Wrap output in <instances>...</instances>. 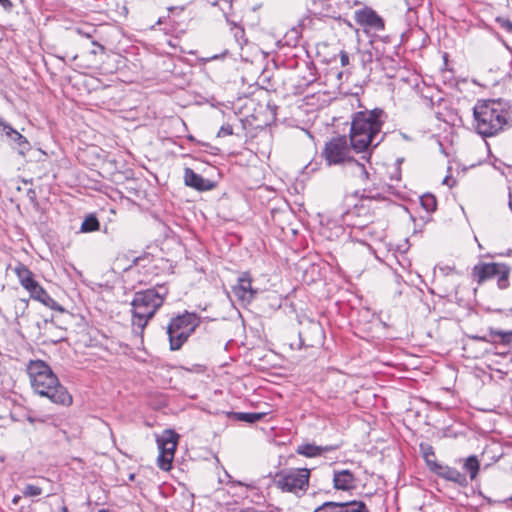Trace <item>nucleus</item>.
I'll return each instance as SVG.
<instances>
[{
  "mask_svg": "<svg viewBox=\"0 0 512 512\" xmlns=\"http://www.w3.org/2000/svg\"><path fill=\"white\" fill-rule=\"evenodd\" d=\"M31 387L41 397L48 398L52 403L70 406L72 395L64 387L51 367L42 360H32L27 366Z\"/></svg>",
  "mask_w": 512,
  "mask_h": 512,
  "instance_id": "1",
  "label": "nucleus"
},
{
  "mask_svg": "<svg viewBox=\"0 0 512 512\" xmlns=\"http://www.w3.org/2000/svg\"><path fill=\"white\" fill-rule=\"evenodd\" d=\"M512 106L503 99L478 100L473 107L475 131L483 137H491L508 125Z\"/></svg>",
  "mask_w": 512,
  "mask_h": 512,
  "instance_id": "2",
  "label": "nucleus"
},
{
  "mask_svg": "<svg viewBox=\"0 0 512 512\" xmlns=\"http://www.w3.org/2000/svg\"><path fill=\"white\" fill-rule=\"evenodd\" d=\"M383 115L384 111L378 108L355 113L350 130V142L355 151L362 152L371 145H379L383 139L379 135L384 123Z\"/></svg>",
  "mask_w": 512,
  "mask_h": 512,
  "instance_id": "3",
  "label": "nucleus"
},
{
  "mask_svg": "<svg viewBox=\"0 0 512 512\" xmlns=\"http://www.w3.org/2000/svg\"><path fill=\"white\" fill-rule=\"evenodd\" d=\"M168 293L169 289L165 284H156L152 288L134 294L131 301V322L136 333L143 334L149 321L163 305Z\"/></svg>",
  "mask_w": 512,
  "mask_h": 512,
  "instance_id": "4",
  "label": "nucleus"
},
{
  "mask_svg": "<svg viewBox=\"0 0 512 512\" xmlns=\"http://www.w3.org/2000/svg\"><path fill=\"white\" fill-rule=\"evenodd\" d=\"M200 325V317L196 313L185 311L171 318L166 333L171 351H178Z\"/></svg>",
  "mask_w": 512,
  "mask_h": 512,
  "instance_id": "5",
  "label": "nucleus"
},
{
  "mask_svg": "<svg viewBox=\"0 0 512 512\" xmlns=\"http://www.w3.org/2000/svg\"><path fill=\"white\" fill-rule=\"evenodd\" d=\"M310 470L307 468H291L277 472L274 476V485L285 493H292L297 497L303 496L309 487Z\"/></svg>",
  "mask_w": 512,
  "mask_h": 512,
  "instance_id": "6",
  "label": "nucleus"
},
{
  "mask_svg": "<svg viewBox=\"0 0 512 512\" xmlns=\"http://www.w3.org/2000/svg\"><path fill=\"white\" fill-rule=\"evenodd\" d=\"M510 273L511 267L505 263L480 262L472 268L471 277L478 285L495 279L497 287L504 290L510 285Z\"/></svg>",
  "mask_w": 512,
  "mask_h": 512,
  "instance_id": "7",
  "label": "nucleus"
},
{
  "mask_svg": "<svg viewBox=\"0 0 512 512\" xmlns=\"http://www.w3.org/2000/svg\"><path fill=\"white\" fill-rule=\"evenodd\" d=\"M322 154L329 166L340 164L351 165V161H354L350 156V148L344 136L333 138L326 143Z\"/></svg>",
  "mask_w": 512,
  "mask_h": 512,
  "instance_id": "8",
  "label": "nucleus"
},
{
  "mask_svg": "<svg viewBox=\"0 0 512 512\" xmlns=\"http://www.w3.org/2000/svg\"><path fill=\"white\" fill-rule=\"evenodd\" d=\"M179 435L172 430H165L161 437L157 439L160 450L157 463L160 469L168 471L174 458Z\"/></svg>",
  "mask_w": 512,
  "mask_h": 512,
  "instance_id": "9",
  "label": "nucleus"
},
{
  "mask_svg": "<svg viewBox=\"0 0 512 512\" xmlns=\"http://www.w3.org/2000/svg\"><path fill=\"white\" fill-rule=\"evenodd\" d=\"M354 20L358 25L363 27L365 31L373 30L375 32H379L385 29V22L383 18L370 7H364L363 9L356 10L354 12Z\"/></svg>",
  "mask_w": 512,
  "mask_h": 512,
  "instance_id": "10",
  "label": "nucleus"
},
{
  "mask_svg": "<svg viewBox=\"0 0 512 512\" xmlns=\"http://www.w3.org/2000/svg\"><path fill=\"white\" fill-rule=\"evenodd\" d=\"M235 297L243 304H249L256 296L257 290L252 287V280L249 273H243L237 284L232 288Z\"/></svg>",
  "mask_w": 512,
  "mask_h": 512,
  "instance_id": "11",
  "label": "nucleus"
},
{
  "mask_svg": "<svg viewBox=\"0 0 512 512\" xmlns=\"http://www.w3.org/2000/svg\"><path fill=\"white\" fill-rule=\"evenodd\" d=\"M432 472L447 481H451L459 485L460 487H467L469 484L466 475L454 467L441 464H433Z\"/></svg>",
  "mask_w": 512,
  "mask_h": 512,
  "instance_id": "12",
  "label": "nucleus"
},
{
  "mask_svg": "<svg viewBox=\"0 0 512 512\" xmlns=\"http://www.w3.org/2000/svg\"><path fill=\"white\" fill-rule=\"evenodd\" d=\"M0 131L4 132L5 135L17 144L19 153L25 155L31 149L30 143L25 136L13 129L12 126L5 122L3 118H0Z\"/></svg>",
  "mask_w": 512,
  "mask_h": 512,
  "instance_id": "13",
  "label": "nucleus"
},
{
  "mask_svg": "<svg viewBox=\"0 0 512 512\" xmlns=\"http://www.w3.org/2000/svg\"><path fill=\"white\" fill-rule=\"evenodd\" d=\"M341 447V444H330L325 446H318L314 443H304L296 448V453L307 458H314L321 456L325 453L335 451Z\"/></svg>",
  "mask_w": 512,
  "mask_h": 512,
  "instance_id": "14",
  "label": "nucleus"
},
{
  "mask_svg": "<svg viewBox=\"0 0 512 512\" xmlns=\"http://www.w3.org/2000/svg\"><path fill=\"white\" fill-rule=\"evenodd\" d=\"M184 182L187 186L192 187L198 191H208L214 187L212 181L203 178L201 175L194 172V170L191 168H185Z\"/></svg>",
  "mask_w": 512,
  "mask_h": 512,
  "instance_id": "15",
  "label": "nucleus"
},
{
  "mask_svg": "<svg viewBox=\"0 0 512 512\" xmlns=\"http://www.w3.org/2000/svg\"><path fill=\"white\" fill-rule=\"evenodd\" d=\"M355 476L348 470L334 471L333 486L337 490L348 491L355 488Z\"/></svg>",
  "mask_w": 512,
  "mask_h": 512,
  "instance_id": "16",
  "label": "nucleus"
},
{
  "mask_svg": "<svg viewBox=\"0 0 512 512\" xmlns=\"http://www.w3.org/2000/svg\"><path fill=\"white\" fill-rule=\"evenodd\" d=\"M29 293L31 298L41 302L46 307L58 312L65 311L64 308L58 304L40 284H37V286L34 287L33 290H31Z\"/></svg>",
  "mask_w": 512,
  "mask_h": 512,
  "instance_id": "17",
  "label": "nucleus"
},
{
  "mask_svg": "<svg viewBox=\"0 0 512 512\" xmlns=\"http://www.w3.org/2000/svg\"><path fill=\"white\" fill-rule=\"evenodd\" d=\"M14 272L15 274L17 275L18 279H19V282L20 284L28 291L30 292L31 290H33L34 287L37 286V284H39L37 281H35L34 279V275L33 273L31 272V270L25 266L24 264L22 263H19L15 268H14Z\"/></svg>",
  "mask_w": 512,
  "mask_h": 512,
  "instance_id": "18",
  "label": "nucleus"
},
{
  "mask_svg": "<svg viewBox=\"0 0 512 512\" xmlns=\"http://www.w3.org/2000/svg\"><path fill=\"white\" fill-rule=\"evenodd\" d=\"M474 339L483 342H500L508 344L512 340V331L489 329V333L483 336H473Z\"/></svg>",
  "mask_w": 512,
  "mask_h": 512,
  "instance_id": "19",
  "label": "nucleus"
},
{
  "mask_svg": "<svg viewBox=\"0 0 512 512\" xmlns=\"http://www.w3.org/2000/svg\"><path fill=\"white\" fill-rule=\"evenodd\" d=\"M338 512H369L363 501L337 502Z\"/></svg>",
  "mask_w": 512,
  "mask_h": 512,
  "instance_id": "20",
  "label": "nucleus"
},
{
  "mask_svg": "<svg viewBox=\"0 0 512 512\" xmlns=\"http://www.w3.org/2000/svg\"><path fill=\"white\" fill-rule=\"evenodd\" d=\"M463 469L469 474L471 481L475 480L480 470V463L475 455L467 457L463 464Z\"/></svg>",
  "mask_w": 512,
  "mask_h": 512,
  "instance_id": "21",
  "label": "nucleus"
},
{
  "mask_svg": "<svg viewBox=\"0 0 512 512\" xmlns=\"http://www.w3.org/2000/svg\"><path fill=\"white\" fill-rule=\"evenodd\" d=\"M232 416L234 419L247 423H255L261 420L265 414L264 413H254V412H233Z\"/></svg>",
  "mask_w": 512,
  "mask_h": 512,
  "instance_id": "22",
  "label": "nucleus"
},
{
  "mask_svg": "<svg viewBox=\"0 0 512 512\" xmlns=\"http://www.w3.org/2000/svg\"><path fill=\"white\" fill-rule=\"evenodd\" d=\"M99 228H100V223H99L98 219L96 218V216H94L92 214L88 215L81 224V232H84V233L98 231Z\"/></svg>",
  "mask_w": 512,
  "mask_h": 512,
  "instance_id": "23",
  "label": "nucleus"
},
{
  "mask_svg": "<svg viewBox=\"0 0 512 512\" xmlns=\"http://www.w3.org/2000/svg\"><path fill=\"white\" fill-rule=\"evenodd\" d=\"M420 203L421 206L427 211V212H433L436 210L437 207V200L435 196L432 194H425L420 197Z\"/></svg>",
  "mask_w": 512,
  "mask_h": 512,
  "instance_id": "24",
  "label": "nucleus"
},
{
  "mask_svg": "<svg viewBox=\"0 0 512 512\" xmlns=\"http://www.w3.org/2000/svg\"><path fill=\"white\" fill-rule=\"evenodd\" d=\"M42 487L39 486V485H36V484H26L23 491H22V494L24 497L26 498H30V497H36V496H39L41 493H42Z\"/></svg>",
  "mask_w": 512,
  "mask_h": 512,
  "instance_id": "25",
  "label": "nucleus"
},
{
  "mask_svg": "<svg viewBox=\"0 0 512 512\" xmlns=\"http://www.w3.org/2000/svg\"><path fill=\"white\" fill-rule=\"evenodd\" d=\"M355 173L359 174V177L362 180H367L369 178V173L366 170L364 164L359 163L357 160L351 161L350 165Z\"/></svg>",
  "mask_w": 512,
  "mask_h": 512,
  "instance_id": "26",
  "label": "nucleus"
},
{
  "mask_svg": "<svg viewBox=\"0 0 512 512\" xmlns=\"http://www.w3.org/2000/svg\"><path fill=\"white\" fill-rule=\"evenodd\" d=\"M143 258L141 256H138V257H134L129 264L125 265V264H122V260L123 258L119 257L117 258L116 262H115V265L118 266L119 268H121L123 271H128L130 270L132 267L136 266L139 264V262L142 260Z\"/></svg>",
  "mask_w": 512,
  "mask_h": 512,
  "instance_id": "27",
  "label": "nucleus"
},
{
  "mask_svg": "<svg viewBox=\"0 0 512 512\" xmlns=\"http://www.w3.org/2000/svg\"><path fill=\"white\" fill-rule=\"evenodd\" d=\"M314 512H338L337 502L327 501L315 508Z\"/></svg>",
  "mask_w": 512,
  "mask_h": 512,
  "instance_id": "28",
  "label": "nucleus"
},
{
  "mask_svg": "<svg viewBox=\"0 0 512 512\" xmlns=\"http://www.w3.org/2000/svg\"><path fill=\"white\" fill-rule=\"evenodd\" d=\"M422 450H423V456H424V459L428 465V467L430 468V470L432 471V466L433 464H438L436 461H433L432 458L435 456L434 454V451H433V448L431 446H427L426 448H424L423 446H421Z\"/></svg>",
  "mask_w": 512,
  "mask_h": 512,
  "instance_id": "29",
  "label": "nucleus"
},
{
  "mask_svg": "<svg viewBox=\"0 0 512 512\" xmlns=\"http://www.w3.org/2000/svg\"><path fill=\"white\" fill-rule=\"evenodd\" d=\"M232 32H233L236 42L240 46L247 44V39L245 38V31L242 26L236 27L234 30H232Z\"/></svg>",
  "mask_w": 512,
  "mask_h": 512,
  "instance_id": "30",
  "label": "nucleus"
},
{
  "mask_svg": "<svg viewBox=\"0 0 512 512\" xmlns=\"http://www.w3.org/2000/svg\"><path fill=\"white\" fill-rule=\"evenodd\" d=\"M496 22L499 26L504 29L506 32L512 34V22L504 17H497Z\"/></svg>",
  "mask_w": 512,
  "mask_h": 512,
  "instance_id": "31",
  "label": "nucleus"
},
{
  "mask_svg": "<svg viewBox=\"0 0 512 512\" xmlns=\"http://www.w3.org/2000/svg\"><path fill=\"white\" fill-rule=\"evenodd\" d=\"M233 134V128L231 125H223L220 130L218 131L219 137H225Z\"/></svg>",
  "mask_w": 512,
  "mask_h": 512,
  "instance_id": "32",
  "label": "nucleus"
},
{
  "mask_svg": "<svg viewBox=\"0 0 512 512\" xmlns=\"http://www.w3.org/2000/svg\"><path fill=\"white\" fill-rule=\"evenodd\" d=\"M26 196L31 203H34V204L37 203V193L34 189H32V188L28 189L26 192Z\"/></svg>",
  "mask_w": 512,
  "mask_h": 512,
  "instance_id": "33",
  "label": "nucleus"
},
{
  "mask_svg": "<svg viewBox=\"0 0 512 512\" xmlns=\"http://www.w3.org/2000/svg\"><path fill=\"white\" fill-rule=\"evenodd\" d=\"M92 44L95 47L94 49L91 50L92 54L96 55L98 53H104L105 52V47L103 45L97 43L96 41H93Z\"/></svg>",
  "mask_w": 512,
  "mask_h": 512,
  "instance_id": "34",
  "label": "nucleus"
},
{
  "mask_svg": "<svg viewBox=\"0 0 512 512\" xmlns=\"http://www.w3.org/2000/svg\"><path fill=\"white\" fill-rule=\"evenodd\" d=\"M0 5L6 10L10 11L13 8V3L10 0H0Z\"/></svg>",
  "mask_w": 512,
  "mask_h": 512,
  "instance_id": "35",
  "label": "nucleus"
},
{
  "mask_svg": "<svg viewBox=\"0 0 512 512\" xmlns=\"http://www.w3.org/2000/svg\"><path fill=\"white\" fill-rule=\"evenodd\" d=\"M340 61H341L342 66L348 65V63H349V56H348V54L346 52L342 51L340 53Z\"/></svg>",
  "mask_w": 512,
  "mask_h": 512,
  "instance_id": "36",
  "label": "nucleus"
},
{
  "mask_svg": "<svg viewBox=\"0 0 512 512\" xmlns=\"http://www.w3.org/2000/svg\"><path fill=\"white\" fill-rule=\"evenodd\" d=\"M226 21L230 25L231 31L234 30L236 27H240V25L235 20H232L228 17H226Z\"/></svg>",
  "mask_w": 512,
  "mask_h": 512,
  "instance_id": "37",
  "label": "nucleus"
},
{
  "mask_svg": "<svg viewBox=\"0 0 512 512\" xmlns=\"http://www.w3.org/2000/svg\"><path fill=\"white\" fill-rule=\"evenodd\" d=\"M361 198H367V199H375L376 195H371L368 193L366 189H363L362 194L360 195Z\"/></svg>",
  "mask_w": 512,
  "mask_h": 512,
  "instance_id": "38",
  "label": "nucleus"
},
{
  "mask_svg": "<svg viewBox=\"0 0 512 512\" xmlns=\"http://www.w3.org/2000/svg\"><path fill=\"white\" fill-rule=\"evenodd\" d=\"M21 499V496L20 495H15L12 499V504L13 505H18L19 501Z\"/></svg>",
  "mask_w": 512,
  "mask_h": 512,
  "instance_id": "39",
  "label": "nucleus"
},
{
  "mask_svg": "<svg viewBox=\"0 0 512 512\" xmlns=\"http://www.w3.org/2000/svg\"><path fill=\"white\" fill-rule=\"evenodd\" d=\"M509 208L512 211V188H510V191H509Z\"/></svg>",
  "mask_w": 512,
  "mask_h": 512,
  "instance_id": "40",
  "label": "nucleus"
},
{
  "mask_svg": "<svg viewBox=\"0 0 512 512\" xmlns=\"http://www.w3.org/2000/svg\"><path fill=\"white\" fill-rule=\"evenodd\" d=\"M61 512H68V509H67L66 505L64 504V501H62Z\"/></svg>",
  "mask_w": 512,
  "mask_h": 512,
  "instance_id": "41",
  "label": "nucleus"
},
{
  "mask_svg": "<svg viewBox=\"0 0 512 512\" xmlns=\"http://www.w3.org/2000/svg\"><path fill=\"white\" fill-rule=\"evenodd\" d=\"M162 23H163V18H162V17H160V18L158 19V21H157V24H158V25H160V24H162Z\"/></svg>",
  "mask_w": 512,
  "mask_h": 512,
  "instance_id": "42",
  "label": "nucleus"
},
{
  "mask_svg": "<svg viewBox=\"0 0 512 512\" xmlns=\"http://www.w3.org/2000/svg\"><path fill=\"white\" fill-rule=\"evenodd\" d=\"M129 479L133 480L134 479V474H130Z\"/></svg>",
  "mask_w": 512,
  "mask_h": 512,
  "instance_id": "43",
  "label": "nucleus"
},
{
  "mask_svg": "<svg viewBox=\"0 0 512 512\" xmlns=\"http://www.w3.org/2000/svg\"><path fill=\"white\" fill-rule=\"evenodd\" d=\"M99 512H110V511L107 509H101Z\"/></svg>",
  "mask_w": 512,
  "mask_h": 512,
  "instance_id": "44",
  "label": "nucleus"
},
{
  "mask_svg": "<svg viewBox=\"0 0 512 512\" xmlns=\"http://www.w3.org/2000/svg\"><path fill=\"white\" fill-rule=\"evenodd\" d=\"M510 500L512 501V497L510 498Z\"/></svg>",
  "mask_w": 512,
  "mask_h": 512,
  "instance_id": "45",
  "label": "nucleus"
}]
</instances>
